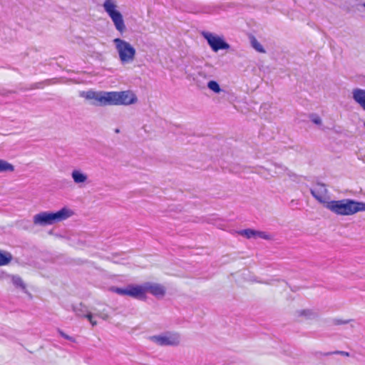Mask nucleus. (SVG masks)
Here are the masks:
<instances>
[{
  "label": "nucleus",
  "mask_w": 365,
  "mask_h": 365,
  "mask_svg": "<svg viewBox=\"0 0 365 365\" xmlns=\"http://www.w3.org/2000/svg\"><path fill=\"white\" fill-rule=\"evenodd\" d=\"M72 262H73L74 263L77 264H83V263H90L88 260H81L80 259H73Z\"/></svg>",
  "instance_id": "obj_32"
},
{
  "label": "nucleus",
  "mask_w": 365,
  "mask_h": 365,
  "mask_svg": "<svg viewBox=\"0 0 365 365\" xmlns=\"http://www.w3.org/2000/svg\"><path fill=\"white\" fill-rule=\"evenodd\" d=\"M207 87L215 93H220L222 91L219 83L215 80H210L207 83Z\"/></svg>",
  "instance_id": "obj_19"
},
{
  "label": "nucleus",
  "mask_w": 365,
  "mask_h": 365,
  "mask_svg": "<svg viewBox=\"0 0 365 365\" xmlns=\"http://www.w3.org/2000/svg\"><path fill=\"white\" fill-rule=\"evenodd\" d=\"M201 35L206 40L211 50L215 53L220 50H229L231 48V46L226 41L223 36L205 31H202Z\"/></svg>",
  "instance_id": "obj_6"
},
{
  "label": "nucleus",
  "mask_w": 365,
  "mask_h": 365,
  "mask_svg": "<svg viewBox=\"0 0 365 365\" xmlns=\"http://www.w3.org/2000/svg\"><path fill=\"white\" fill-rule=\"evenodd\" d=\"M165 287L160 284L156 283L155 284L152 295H153L157 299H162L165 297Z\"/></svg>",
  "instance_id": "obj_14"
},
{
  "label": "nucleus",
  "mask_w": 365,
  "mask_h": 365,
  "mask_svg": "<svg viewBox=\"0 0 365 365\" xmlns=\"http://www.w3.org/2000/svg\"><path fill=\"white\" fill-rule=\"evenodd\" d=\"M309 119L315 125H321L322 124L321 118L317 113L309 114Z\"/></svg>",
  "instance_id": "obj_24"
},
{
  "label": "nucleus",
  "mask_w": 365,
  "mask_h": 365,
  "mask_svg": "<svg viewBox=\"0 0 365 365\" xmlns=\"http://www.w3.org/2000/svg\"><path fill=\"white\" fill-rule=\"evenodd\" d=\"M80 96L87 100H93L95 106H129L138 101L137 96L130 90L123 91H81Z\"/></svg>",
  "instance_id": "obj_1"
},
{
  "label": "nucleus",
  "mask_w": 365,
  "mask_h": 365,
  "mask_svg": "<svg viewBox=\"0 0 365 365\" xmlns=\"http://www.w3.org/2000/svg\"><path fill=\"white\" fill-rule=\"evenodd\" d=\"M199 78H202V79L207 78V74L204 71H200L197 73L196 78H194V81H195L197 86L200 88H205V83L199 79Z\"/></svg>",
  "instance_id": "obj_22"
},
{
  "label": "nucleus",
  "mask_w": 365,
  "mask_h": 365,
  "mask_svg": "<svg viewBox=\"0 0 365 365\" xmlns=\"http://www.w3.org/2000/svg\"><path fill=\"white\" fill-rule=\"evenodd\" d=\"M14 93V91H7L4 88H0V95L3 96H6L9 94H11Z\"/></svg>",
  "instance_id": "obj_29"
},
{
  "label": "nucleus",
  "mask_w": 365,
  "mask_h": 365,
  "mask_svg": "<svg viewBox=\"0 0 365 365\" xmlns=\"http://www.w3.org/2000/svg\"><path fill=\"white\" fill-rule=\"evenodd\" d=\"M69 235H71L72 237H74V235L71 234V232L69 233Z\"/></svg>",
  "instance_id": "obj_41"
},
{
  "label": "nucleus",
  "mask_w": 365,
  "mask_h": 365,
  "mask_svg": "<svg viewBox=\"0 0 365 365\" xmlns=\"http://www.w3.org/2000/svg\"><path fill=\"white\" fill-rule=\"evenodd\" d=\"M257 237H260V238H262L264 240H267L271 239V236L267 234V232L256 230V238Z\"/></svg>",
  "instance_id": "obj_26"
},
{
  "label": "nucleus",
  "mask_w": 365,
  "mask_h": 365,
  "mask_svg": "<svg viewBox=\"0 0 365 365\" xmlns=\"http://www.w3.org/2000/svg\"><path fill=\"white\" fill-rule=\"evenodd\" d=\"M324 354H327V352L315 351L312 353V354L317 358H319L322 356H326Z\"/></svg>",
  "instance_id": "obj_30"
},
{
  "label": "nucleus",
  "mask_w": 365,
  "mask_h": 365,
  "mask_svg": "<svg viewBox=\"0 0 365 365\" xmlns=\"http://www.w3.org/2000/svg\"><path fill=\"white\" fill-rule=\"evenodd\" d=\"M363 6L365 8V2L363 4Z\"/></svg>",
  "instance_id": "obj_43"
},
{
  "label": "nucleus",
  "mask_w": 365,
  "mask_h": 365,
  "mask_svg": "<svg viewBox=\"0 0 365 365\" xmlns=\"http://www.w3.org/2000/svg\"><path fill=\"white\" fill-rule=\"evenodd\" d=\"M93 315L91 312L90 314H83V318L88 319L91 325L94 327L97 325V322L96 320H93Z\"/></svg>",
  "instance_id": "obj_28"
},
{
  "label": "nucleus",
  "mask_w": 365,
  "mask_h": 365,
  "mask_svg": "<svg viewBox=\"0 0 365 365\" xmlns=\"http://www.w3.org/2000/svg\"><path fill=\"white\" fill-rule=\"evenodd\" d=\"M294 315L298 317H303L307 320L318 317V314L311 309L296 310Z\"/></svg>",
  "instance_id": "obj_12"
},
{
  "label": "nucleus",
  "mask_w": 365,
  "mask_h": 365,
  "mask_svg": "<svg viewBox=\"0 0 365 365\" xmlns=\"http://www.w3.org/2000/svg\"><path fill=\"white\" fill-rule=\"evenodd\" d=\"M113 42L122 63H129L135 58L136 51L130 43L120 38L113 39Z\"/></svg>",
  "instance_id": "obj_5"
},
{
  "label": "nucleus",
  "mask_w": 365,
  "mask_h": 365,
  "mask_svg": "<svg viewBox=\"0 0 365 365\" xmlns=\"http://www.w3.org/2000/svg\"><path fill=\"white\" fill-rule=\"evenodd\" d=\"M364 128H365V121L364 122Z\"/></svg>",
  "instance_id": "obj_45"
},
{
  "label": "nucleus",
  "mask_w": 365,
  "mask_h": 365,
  "mask_svg": "<svg viewBox=\"0 0 365 365\" xmlns=\"http://www.w3.org/2000/svg\"><path fill=\"white\" fill-rule=\"evenodd\" d=\"M325 207L337 215L349 216L365 211V202L349 198L333 200L329 201Z\"/></svg>",
  "instance_id": "obj_2"
},
{
  "label": "nucleus",
  "mask_w": 365,
  "mask_h": 365,
  "mask_svg": "<svg viewBox=\"0 0 365 365\" xmlns=\"http://www.w3.org/2000/svg\"><path fill=\"white\" fill-rule=\"evenodd\" d=\"M96 315L103 319V320H108L109 319V315L108 314L100 313L96 314Z\"/></svg>",
  "instance_id": "obj_31"
},
{
  "label": "nucleus",
  "mask_w": 365,
  "mask_h": 365,
  "mask_svg": "<svg viewBox=\"0 0 365 365\" xmlns=\"http://www.w3.org/2000/svg\"><path fill=\"white\" fill-rule=\"evenodd\" d=\"M148 339L159 346H178L180 343V335L176 332L166 331L163 334L153 335Z\"/></svg>",
  "instance_id": "obj_7"
},
{
  "label": "nucleus",
  "mask_w": 365,
  "mask_h": 365,
  "mask_svg": "<svg viewBox=\"0 0 365 365\" xmlns=\"http://www.w3.org/2000/svg\"><path fill=\"white\" fill-rule=\"evenodd\" d=\"M351 93L353 100L365 111V89L356 88Z\"/></svg>",
  "instance_id": "obj_10"
},
{
  "label": "nucleus",
  "mask_w": 365,
  "mask_h": 365,
  "mask_svg": "<svg viewBox=\"0 0 365 365\" xmlns=\"http://www.w3.org/2000/svg\"><path fill=\"white\" fill-rule=\"evenodd\" d=\"M78 243L83 244V242H82V241H81V240H78Z\"/></svg>",
  "instance_id": "obj_39"
},
{
  "label": "nucleus",
  "mask_w": 365,
  "mask_h": 365,
  "mask_svg": "<svg viewBox=\"0 0 365 365\" xmlns=\"http://www.w3.org/2000/svg\"><path fill=\"white\" fill-rule=\"evenodd\" d=\"M155 284L150 282H146L140 284H135L136 299L145 301L147 299V293L153 294Z\"/></svg>",
  "instance_id": "obj_8"
},
{
  "label": "nucleus",
  "mask_w": 365,
  "mask_h": 365,
  "mask_svg": "<svg viewBox=\"0 0 365 365\" xmlns=\"http://www.w3.org/2000/svg\"><path fill=\"white\" fill-rule=\"evenodd\" d=\"M286 284H287V286H289L290 287V289H291L292 292H295L297 290H299V287H290L289 284H288V282H286Z\"/></svg>",
  "instance_id": "obj_34"
},
{
  "label": "nucleus",
  "mask_w": 365,
  "mask_h": 365,
  "mask_svg": "<svg viewBox=\"0 0 365 365\" xmlns=\"http://www.w3.org/2000/svg\"><path fill=\"white\" fill-rule=\"evenodd\" d=\"M70 342H76V340L72 336H70Z\"/></svg>",
  "instance_id": "obj_36"
},
{
  "label": "nucleus",
  "mask_w": 365,
  "mask_h": 365,
  "mask_svg": "<svg viewBox=\"0 0 365 365\" xmlns=\"http://www.w3.org/2000/svg\"><path fill=\"white\" fill-rule=\"evenodd\" d=\"M69 235H71L72 237H74V235L71 234V232L69 233Z\"/></svg>",
  "instance_id": "obj_40"
},
{
  "label": "nucleus",
  "mask_w": 365,
  "mask_h": 365,
  "mask_svg": "<svg viewBox=\"0 0 365 365\" xmlns=\"http://www.w3.org/2000/svg\"><path fill=\"white\" fill-rule=\"evenodd\" d=\"M274 165L276 167V168H282L283 169L284 171H287V175L292 178H299V176L298 175H297L296 173L290 171L287 167H284L283 166L282 164H279V163H274Z\"/></svg>",
  "instance_id": "obj_23"
},
{
  "label": "nucleus",
  "mask_w": 365,
  "mask_h": 365,
  "mask_svg": "<svg viewBox=\"0 0 365 365\" xmlns=\"http://www.w3.org/2000/svg\"><path fill=\"white\" fill-rule=\"evenodd\" d=\"M250 43H251V46L255 50L257 51V52L259 53H266V51L264 49V48L262 46V45L257 40V38L254 36H252L250 37Z\"/></svg>",
  "instance_id": "obj_17"
},
{
  "label": "nucleus",
  "mask_w": 365,
  "mask_h": 365,
  "mask_svg": "<svg viewBox=\"0 0 365 365\" xmlns=\"http://www.w3.org/2000/svg\"><path fill=\"white\" fill-rule=\"evenodd\" d=\"M120 131V129L119 128H115V133H119Z\"/></svg>",
  "instance_id": "obj_38"
},
{
  "label": "nucleus",
  "mask_w": 365,
  "mask_h": 365,
  "mask_svg": "<svg viewBox=\"0 0 365 365\" xmlns=\"http://www.w3.org/2000/svg\"><path fill=\"white\" fill-rule=\"evenodd\" d=\"M105 11L111 19L115 29L121 34L126 31L123 14L116 9L117 5L113 0H106L103 3Z\"/></svg>",
  "instance_id": "obj_4"
},
{
  "label": "nucleus",
  "mask_w": 365,
  "mask_h": 365,
  "mask_svg": "<svg viewBox=\"0 0 365 365\" xmlns=\"http://www.w3.org/2000/svg\"><path fill=\"white\" fill-rule=\"evenodd\" d=\"M12 259L13 256L10 252L0 250V267L9 264Z\"/></svg>",
  "instance_id": "obj_15"
},
{
  "label": "nucleus",
  "mask_w": 365,
  "mask_h": 365,
  "mask_svg": "<svg viewBox=\"0 0 365 365\" xmlns=\"http://www.w3.org/2000/svg\"><path fill=\"white\" fill-rule=\"evenodd\" d=\"M69 235H71L72 237H74V235L71 234V232L69 233Z\"/></svg>",
  "instance_id": "obj_42"
},
{
  "label": "nucleus",
  "mask_w": 365,
  "mask_h": 365,
  "mask_svg": "<svg viewBox=\"0 0 365 365\" xmlns=\"http://www.w3.org/2000/svg\"><path fill=\"white\" fill-rule=\"evenodd\" d=\"M73 311L75 312L76 315L79 317H83V314H90L91 312L88 310L87 307L83 305L81 303L79 304V307L73 306Z\"/></svg>",
  "instance_id": "obj_18"
},
{
  "label": "nucleus",
  "mask_w": 365,
  "mask_h": 365,
  "mask_svg": "<svg viewBox=\"0 0 365 365\" xmlns=\"http://www.w3.org/2000/svg\"><path fill=\"white\" fill-rule=\"evenodd\" d=\"M68 217V208L64 207L56 212H42L36 214L34 217V223L41 226H46L61 222Z\"/></svg>",
  "instance_id": "obj_3"
},
{
  "label": "nucleus",
  "mask_w": 365,
  "mask_h": 365,
  "mask_svg": "<svg viewBox=\"0 0 365 365\" xmlns=\"http://www.w3.org/2000/svg\"><path fill=\"white\" fill-rule=\"evenodd\" d=\"M8 277L11 279V282L15 287L20 288L22 290L26 289V284L21 277L15 274H9Z\"/></svg>",
  "instance_id": "obj_13"
},
{
  "label": "nucleus",
  "mask_w": 365,
  "mask_h": 365,
  "mask_svg": "<svg viewBox=\"0 0 365 365\" xmlns=\"http://www.w3.org/2000/svg\"><path fill=\"white\" fill-rule=\"evenodd\" d=\"M317 185L324 187V190L322 191V192H324V193L327 192V190L326 189V185L324 183H323L322 182H317Z\"/></svg>",
  "instance_id": "obj_33"
},
{
  "label": "nucleus",
  "mask_w": 365,
  "mask_h": 365,
  "mask_svg": "<svg viewBox=\"0 0 365 365\" xmlns=\"http://www.w3.org/2000/svg\"><path fill=\"white\" fill-rule=\"evenodd\" d=\"M14 167L11 163L4 160L0 159V173L4 172H13Z\"/></svg>",
  "instance_id": "obj_20"
},
{
  "label": "nucleus",
  "mask_w": 365,
  "mask_h": 365,
  "mask_svg": "<svg viewBox=\"0 0 365 365\" xmlns=\"http://www.w3.org/2000/svg\"><path fill=\"white\" fill-rule=\"evenodd\" d=\"M70 240H71V238H70ZM72 242H74V239H72Z\"/></svg>",
  "instance_id": "obj_44"
},
{
  "label": "nucleus",
  "mask_w": 365,
  "mask_h": 365,
  "mask_svg": "<svg viewBox=\"0 0 365 365\" xmlns=\"http://www.w3.org/2000/svg\"><path fill=\"white\" fill-rule=\"evenodd\" d=\"M352 321H354V319H346V320H343L341 319H334L332 322H333L334 325H341V324H346Z\"/></svg>",
  "instance_id": "obj_27"
},
{
  "label": "nucleus",
  "mask_w": 365,
  "mask_h": 365,
  "mask_svg": "<svg viewBox=\"0 0 365 365\" xmlns=\"http://www.w3.org/2000/svg\"><path fill=\"white\" fill-rule=\"evenodd\" d=\"M59 332H60L61 335L63 337H64L66 339H68V334H65V333H63V332H62L61 331H59Z\"/></svg>",
  "instance_id": "obj_35"
},
{
  "label": "nucleus",
  "mask_w": 365,
  "mask_h": 365,
  "mask_svg": "<svg viewBox=\"0 0 365 365\" xmlns=\"http://www.w3.org/2000/svg\"><path fill=\"white\" fill-rule=\"evenodd\" d=\"M71 175L73 182L80 187H82L88 180V175L80 169H74Z\"/></svg>",
  "instance_id": "obj_11"
},
{
  "label": "nucleus",
  "mask_w": 365,
  "mask_h": 365,
  "mask_svg": "<svg viewBox=\"0 0 365 365\" xmlns=\"http://www.w3.org/2000/svg\"><path fill=\"white\" fill-rule=\"evenodd\" d=\"M341 355L344 356H350V353L344 351H328L327 354H324L325 356H331V355Z\"/></svg>",
  "instance_id": "obj_25"
},
{
  "label": "nucleus",
  "mask_w": 365,
  "mask_h": 365,
  "mask_svg": "<svg viewBox=\"0 0 365 365\" xmlns=\"http://www.w3.org/2000/svg\"><path fill=\"white\" fill-rule=\"evenodd\" d=\"M69 213H70V217H71L74 215L73 212L71 210H70Z\"/></svg>",
  "instance_id": "obj_37"
},
{
  "label": "nucleus",
  "mask_w": 365,
  "mask_h": 365,
  "mask_svg": "<svg viewBox=\"0 0 365 365\" xmlns=\"http://www.w3.org/2000/svg\"><path fill=\"white\" fill-rule=\"evenodd\" d=\"M108 290L119 295L128 296L136 299L135 284H128L125 287L111 286Z\"/></svg>",
  "instance_id": "obj_9"
},
{
  "label": "nucleus",
  "mask_w": 365,
  "mask_h": 365,
  "mask_svg": "<svg viewBox=\"0 0 365 365\" xmlns=\"http://www.w3.org/2000/svg\"><path fill=\"white\" fill-rule=\"evenodd\" d=\"M238 235L246 237L247 239L256 238V230L252 228H247L240 230L237 232Z\"/></svg>",
  "instance_id": "obj_16"
},
{
  "label": "nucleus",
  "mask_w": 365,
  "mask_h": 365,
  "mask_svg": "<svg viewBox=\"0 0 365 365\" xmlns=\"http://www.w3.org/2000/svg\"><path fill=\"white\" fill-rule=\"evenodd\" d=\"M310 192L312 195L321 204L323 205V206L325 207V205L329 202V201H327L326 198L323 197L318 191H316L315 190L310 189Z\"/></svg>",
  "instance_id": "obj_21"
}]
</instances>
